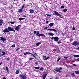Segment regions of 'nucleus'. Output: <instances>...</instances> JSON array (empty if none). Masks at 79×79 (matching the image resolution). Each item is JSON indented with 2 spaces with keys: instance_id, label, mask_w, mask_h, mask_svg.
<instances>
[{
  "instance_id": "1",
  "label": "nucleus",
  "mask_w": 79,
  "mask_h": 79,
  "mask_svg": "<svg viewBox=\"0 0 79 79\" xmlns=\"http://www.w3.org/2000/svg\"><path fill=\"white\" fill-rule=\"evenodd\" d=\"M3 32L5 33V32H9L10 31H13L15 32V30L13 29V28L11 27H8V28H6L5 29V30H3Z\"/></svg>"
},
{
  "instance_id": "2",
  "label": "nucleus",
  "mask_w": 79,
  "mask_h": 79,
  "mask_svg": "<svg viewBox=\"0 0 79 79\" xmlns=\"http://www.w3.org/2000/svg\"><path fill=\"white\" fill-rule=\"evenodd\" d=\"M54 13L55 14H54V15H56L57 16H59L61 18H63L62 17H61V15L60 14L58 13V12H57L55 10L54 11Z\"/></svg>"
},
{
  "instance_id": "3",
  "label": "nucleus",
  "mask_w": 79,
  "mask_h": 79,
  "mask_svg": "<svg viewBox=\"0 0 79 79\" xmlns=\"http://www.w3.org/2000/svg\"><path fill=\"white\" fill-rule=\"evenodd\" d=\"M53 39H54V41H56V42H57V41H58V40H59V39L57 36L56 37H52L51 38V40H53Z\"/></svg>"
},
{
  "instance_id": "4",
  "label": "nucleus",
  "mask_w": 79,
  "mask_h": 79,
  "mask_svg": "<svg viewBox=\"0 0 79 79\" xmlns=\"http://www.w3.org/2000/svg\"><path fill=\"white\" fill-rule=\"evenodd\" d=\"M72 45H74L75 46H78L79 45V43L78 42L76 41H74Z\"/></svg>"
},
{
  "instance_id": "5",
  "label": "nucleus",
  "mask_w": 79,
  "mask_h": 79,
  "mask_svg": "<svg viewBox=\"0 0 79 79\" xmlns=\"http://www.w3.org/2000/svg\"><path fill=\"white\" fill-rule=\"evenodd\" d=\"M62 69V68L61 67L59 68H58V67H56V68L55 71L57 72H59V73H61V71H60L61 69Z\"/></svg>"
},
{
  "instance_id": "6",
  "label": "nucleus",
  "mask_w": 79,
  "mask_h": 79,
  "mask_svg": "<svg viewBox=\"0 0 79 79\" xmlns=\"http://www.w3.org/2000/svg\"><path fill=\"white\" fill-rule=\"evenodd\" d=\"M21 25H18V26L16 27V28H15V31H18L19 30V29H20V28L21 27H20Z\"/></svg>"
},
{
  "instance_id": "7",
  "label": "nucleus",
  "mask_w": 79,
  "mask_h": 79,
  "mask_svg": "<svg viewBox=\"0 0 79 79\" xmlns=\"http://www.w3.org/2000/svg\"><path fill=\"white\" fill-rule=\"evenodd\" d=\"M20 77H21L23 79H26V76L25 75L21 74L20 75Z\"/></svg>"
},
{
  "instance_id": "8",
  "label": "nucleus",
  "mask_w": 79,
  "mask_h": 79,
  "mask_svg": "<svg viewBox=\"0 0 79 79\" xmlns=\"http://www.w3.org/2000/svg\"><path fill=\"white\" fill-rule=\"evenodd\" d=\"M0 39V40H2L3 41V43L6 41V39L3 37H1Z\"/></svg>"
},
{
  "instance_id": "9",
  "label": "nucleus",
  "mask_w": 79,
  "mask_h": 79,
  "mask_svg": "<svg viewBox=\"0 0 79 79\" xmlns=\"http://www.w3.org/2000/svg\"><path fill=\"white\" fill-rule=\"evenodd\" d=\"M48 35L49 36H53L54 35V34L50 32L48 34Z\"/></svg>"
},
{
  "instance_id": "10",
  "label": "nucleus",
  "mask_w": 79,
  "mask_h": 79,
  "mask_svg": "<svg viewBox=\"0 0 79 79\" xmlns=\"http://www.w3.org/2000/svg\"><path fill=\"white\" fill-rule=\"evenodd\" d=\"M30 13H34V10L32 9H30L29 10Z\"/></svg>"
},
{
  "instance_id": "11",
  "label": "nucleus",
  "mask_w": 79,
  "mask_h": 79,
  "mask_svg": "<svg viewBox=\"0 0 79 79\" xmlns=\"http://www.w3.org/2000/svg\"><path fill=\"white\" fill-rule=\"evenodd\" d=\"M6 69L8 73H10V71H9V70L8 69V67H6Z\"/></svg>"
},
{
  "instance_id": "12",
  "label": "nucleus",
  "mask_w": 79,
  "mask_h": 79,
  "mask_svg": "<svg viewBox=\"0 0 79 79\" xmlns=\"http://www.w3.org/2000/svg\"><path fill=\"white\" fill-rule=\"evenodd\" d=\"M3 20H0V26H1V25H2V24H3Z\"/></svg>"
},
{
  "instance_id": "13",
  "label": "nucleus",
  "mask_w": 79,
  "mask_h": 79,
  "mask_svg": "<svg viewBox=\"0 0 79 79\" xmlns=\"http://www.w3.org/2000/svg\"><path fill=\"white\" fill-rule=\"evenodd\" d=\"M18 12L19 13H22V12H23V9L21 8L18 11Z\"/></svg>"
},
{
  "instance_id": "14",
  "label": "nucleus",
  "mask_w": 79,
  "mask_h": 79,
  "mask_svg": "<svg viewBox=\"0 0 79 79\" xmlns=\"http://www.w3.org/2000/svg\"><path fill=\"white\" fill-rule=\"evenodd\" d=\"M54 25V23H50L49 24V26H50V27H52V26H53Z\"/></svg>"
},
{
  "instance_id": "15",
  "label": "nucleus",
  "mask_w": 79,
  "mask_h": 79,
  "mask_svg": "<svg viewBox=\"0 0 79 79\" xmlns=\"http://www.w3.org/2000/svg\"><path fill=\"white\" fill-rule=\"evenodd\" d=\"M47 74H45L44 75H43V79H45V77H46V76H47Z\"/></svg>"
},
{
  "instance_id": "16",
  "label": "nucleus",
  "mask_w": 79,
  "mask_h": 79,
  "mask_svg": "<svg viewBox=\"0 0 79 79\" xmlns=\"http://www.w3.org/2000/svg\"><path fill=\"white\" fill-rule=\"evenodd\" d=\"M41 42L37 43L36 44V46H39V45H40V44H41Z\"/></svg>"
},
{
  "instance_id": "17",
  "label": "nucleus",
  "mask_w": 79,
  "mask_h": 79,
  "mask_svg": "<svg viewBox=\"0 0 79 79\" xmlns=\"http://www.w3.org/2000/svg\"><path fill=\"white\" fill-rule=\"evenodd\" d=\"M40 36H43L44 37H45V36L44 34H40L39 35V37H40Z\"/></svg>"
},
{
  "instance_id": "18",
  "label": "nucleus",
  "mask_w": 79,
  "mask_h": 79,
  "mask_svg": "<svg viewBox=\"0 0 79 79\" xmlns=\"http://www.w3.org/2000/svg\"><path fill=\"white\" fill-rule=\"evenodd\" d=\"M39 31H37V33H36V35L38 37H39V35H40V34L39 35Z\"/></svg>"
},
{
  "instance_id": "19",
  "label": "nucleus",
  "mask_w": 79,
  "mask_h": 79,
  "mask_svg": "<svg viewBox=\"0 0 79 79\" xmlns=\"http://www.w3.org/2000/svg\"><path fill=\"white\" fill-rule=\"evenodd\" d=\"M74 57L75 58H76V57H79V55H74Z\"/></svg>"
},
{
  "instance_id": "20",
  "label": "nucleus",
  "mask_w": 79,
  "mask_h": 79,
  "mask_svg": "<svg viewBox=\"0 0 79 79\" xmlns=\"http://www.w3.org/2000/svg\"><path fill=\"white\" fill-rule=\"evenodd\" d=\"M75 74H79V71H75Z\"/></svg>"
},
{
  "instance_id": "21",
  "label": "nucleus",
  "mask_w": 79,
  "mask_h": 79,
  "mask_svg": "<svg viewBox=\"0 0 79 79\" xmlns=\"http://www.w3.org/2000/svg\"><path fill=\"white\" fill-rule=\"evenodd\" d=\"M19 19L20 21H21L22 20H23V19H25V18H19Z\"/></svg>"
},
{
  "instance_id": "22",
  "label": "nucleus",
  "mask_w": 79,
  "mask_h": 79,
  "mask_svg": "<svg viewBox=\"0 0 79 79\" xmlns=\"http://www.w3.org/2000/svg\"><path fill=\"white\" fill-rule=\"evenodd\" d=\"M19 70H16L15 74H19Z\"/></svg>"
},
{
  "instance_id": "23",
  "label": "nucleus",
  "mask_w": 79,
  "mask_h": 79,
  "mask_svg": "<svg viewBox=\"0 0 79 79\" xmlns=\"http://www.w3.org/2000/svg\"><path fill=\"white\" fill-rule=\"evenodd\" d=\"M38 64L39 62H38V61L36 62L35 63V64H36V65H38Z\"/></svg>"
},
{
  "instance_id": "24",
  "label": "nucleus",
  "mask_w": 79,
  "mask_h": 79,
  "mask_svg": "<svg viewBox=\"0 0 79 79\" xmlns=\"http://www.w3.org/2000/svg\"><path fill=\"white\" fill-rule=\"evenodd\" d=\"M48 30L50 31H53V29L52 28H49L48 29Z\"/></svg>"
},
{
  "instance_id": "25",
  "label": "nucleus",
  "mask_w": 79,
  "mask_h": 79,
  "mask_svg": "<svg viewBox=\"0 0 79 79\" xmlns=\"http://www.w3.org/2000/svg\"><path fill=\"white\" fill-rule=\"evenodd\" d=\"M34 68H35V69H39V68H40V67H34Z\"/></svg>"
},
{
  "instance_id": "26",
  "label": "nucleus",
  "mask_w": 79,
  "mask_h": 79,
  "mask_svg": "<svg viewBox=\"0 0 79 79\" xmlns=\"http://www.w3.org/2000/svg\"><path fill=\"white\" fill-rule=\"evenodd\" d=\"M2 53H3V54H2V56H3V55H5V52H2Z\"/></svg>"
},
{
  "instance_id": "27",
  "label": "nucleus",
  "mask_w": 79,
  "mask_h": 79,
  "mask_svg": "<svg viewBox=\"0 0 79 79\" xmlns=\"http://www.w3.org/2000/svg\"><path fill=\"white\" fill-rule=\"evenodd\" d=\"M49 58V57H47L45 58H44V60H48V59Z\"/></svg>"
},
{
  "instance_id": "28",
  "label": "nucleus",
  "mask_w": 79,
  "mask_h": 79,
  "mask_svg": "<svg viewBox=\"0 0 79 79\" xmlns=\"http://www.w3.org/2000/svg\"><path fill=\"white\" fill-rule=\"evenodd\" d=\"M24 5H25L23 4V5L22 6L21 9H22V10H23V8H24Z\"/></svg>"
},
{
  "instance_id": "29",
  "label": "nucleus",
  "mask_w": 79,
  "mask_h": 79,
  "mask_svg": "<svg viewBox=\"0 0 79 79\" xmlns=\"http://www.w3.org/2000/svg\"><path fill=\"white\" fill-rule=\"evenodd\" d=\"M63 11L64 12H66L67 11V9H65L63 10Z\"/></svg>"
},
{
  "instance_id": "30",
  "label": "nucleus",
  "mask_w": 79,
  "mask_h": 79,
  "mask_svg": "<svg viewBox=\"0 0 79 79\" xmlns=\"http://www.w3.org/2000/svg\"><path fill=\"white\" fill-rule=\"evenodd\" d=\"M27 54H29V52H26L24 53V55H27Z\"/></svg>"
},
{
  "instance_id": "31",
  "label": "nucleus",
  "mask_w": 79,
  "mask_h": 79,
  "mask_svg": "<svg viewBox=\"0 0 79 79\" xmlns=\"http://www.w3.org/2000/svg\"><path fill=\"white\" fill-rule=\"evenodd\" d=\"M53 31H54V32H57V31H56V30L55 29H53Z\"/></svg>"
},
{
  "instance_id": "32",
  "label": "nucleus",
  "mask_w": 79,
  "mask_h": 79,
  "mask_svg": "<svg viewBox=\"0 0 79 79\" xmlns=\"http://www.w3.org/2000/svg\"><path fill=\"white\" fill-rule=\"evenodd\" d=\"M15 47V44H13L12 45L11 47L12 48H14V47Z\"/></svg>"
},
{
  "instance_id": "33",
  "label": "nucleus",
  "mask_w": 79,
  "mask_h": 79,
  "mask_svg": "<svg viewBox=\"0 0 79 79\" xmlns=\"http://www.w3.org/2000/svg\"><path fill=\"white\" fill-rule=\"evenodd\" d=\"M44 69V68L41 67V68L40 70V71H41L42 70H43V69Z\"/></svg>"
},
{
  "instance_id": "34",
  "label": "nucleus",
  "mask_w": 79,
  "mask_h": 79,
  "mask_svg": "<svg viewBox=\"0 0 79 79\" xmlns=\"http://www.w3.org/2000/svg\"><path fill=\"white\" fill-rule=\"evenodd\" d=\"M46 15H47L48 16H49L50 17L52 16V15H51L46 14Z\"/></svg>"
},
{
  "instance_id": "35",
  "label": "nucleus",
  "mask_w": 79,
  "mask_h": 79,
  "mask_svg": "<svg viewBox=\"0 0 79 79\" xmlns=\"http://www.w3.org/2000/svg\"><path fill=\"white\" fill-rule=\"evenodd\" d=\"M10 23L11 24H15V22H10Z\"/></svg>"
},
{
  "instance_id": "36",
  "label": "nucleus",
  "mask_w": 79,
  "mask_h": 79,
  "mask_svg": "<svg viewBox=\"0 0 79 79\" xmlns=\"http://www.w3.org/2000/svg\"><path fill=\"white\" fill-rule=\"evenodd\" d=\"M33 60V58H29V60Z\"/></svg>"
},
{
  "instance_id": "37",
  "label": "nucleus",
  "mask_w": 79,
  "mask_h": 79,
  "mask_svg": "<svg viewBox=\"0 0 79 79\" xmlns=\"http://www.w3.org/2000/svg\"><path fill=\"white\" fill-rule=\"evenodd\" d=\"M46 57H47V56H43V59L44 60V58H46Z\"/></svg>"
},
{
  "instance_id": "38",
  "label": "nucleus",
  "mask_w": 79,
  "mask_h": 79,
  "mask_svg": "<svg viewBox=\"0 0 79 79\" xmlns=\"http://www.w3.org/2000/svg\"><path fill=\"white\" fill-rule=\"evenodd\" d=\"M57 52H60V50H59V49H57Z\"/></svg>"
},
{
  "instance_id": "39",
  "label": "nucleus",
  "mask_w": 79,
  "mask_h": 79,
  "mask_svg": "<svg viewBox=\"0 0 79 79\" xmlns=\"http://www.w3.org/2000/svg\"><path fill=\"white\" fill-rule=\"evenodd\" d=\"M72 76H73V77H74V73H72Z\"/></svg>"
},
{
  "instance_id": "40",
  "label": "nucleus",
  "mask_w": 79,
  "mask_h": 79,
  "mask_svg": "<svg viewBox=\"0 0 79 79\" xmlns=\"http://www.w3.org/2000/svg\"><path fill=\"white\" fill-rule=\"evenodd\" d=\"M73 30H75V27H74V26L73 27Z\"/></svg>"
},
{
  "instance_id": "41",
  "label": "nucleus",
  "mask_w": 79,
  "mask_h": 79,
  "mask_svg": "<svg viewBox=\"0 0 79 79\" xmlns=\"http://www.w3.org/2000/svg\"><path fill=\"white\" fill-rule=\"evenodd\" d=\"M60 60V58H59V59H58L57 60V62H58V61H59V60Z\"/></svg>"
},
{
  "instance_id": "42",
  "label": "nucleus",
  "mask_w": 79,
  "mask_h": 79,
  "mask_svg": "<svg viewBox=\"0 0 79 79\" xmlns=\"http://www.w3.org/2000/svg\"><path fill=\"white\" fill-rule=\"evenodd\" d=\"M33 56H34V57L35 58H36V57H35V56H34L33 54L32 55Z\"/></svg>"
},
{
  "instance_id": "43",
  "label": "nucleus",
  "mask_w": 79,
  "mask_h": 79,
  "mask_svg": "<svg viewBox=\"0 0 79 79\" xmlns=\"http://www.w3.org/2000/svg\"><path fill=\"white\" fill-rule=\"evenodd\" d=\"M36 33H37V31H34V34H36Z\"/></svg>"
},
{
  "instance_id": "44",
  "label": "nucleus",
  "mask_w": 79,
  "mask_h": 79,
  "mask_svg": "<svg viewBox=\"0 0 79 79\" xmlns=\"http://www.w3.org/2000/svg\"><path fill=\"white\" fill-rule=\"evenodd\" d=\"M48 29V27H46L44 28V30H45L46 29Z\"/></svg>"
},
{
  "instance_id": "45",
  "label": "nucleus",
  "mask_w": 79,
  "mask_h": 79,
  "mask_svg": "<svg viewBox=\"0 0 79 79\" xmlns=\"http://www.w3.org/2000/svg\"><path fill=\"white\" fill-rule=\"evenodd\" d=\"M61 42L60 41V42H58L57 43L58 44H61Z\"/></svg>"
},
{
  "instance_id": "46",
  "label": "nucleus",
  "mask_w": 79,
  "mask_h": 79,
  "mask_svg": "<svg viewBox=\"0 0 79 79\" xmlns=\"http://www.w3.org/2000/svg\"><path fill=\"white\" fill-rule=\"evenodd\" d=\"M7 61H9V60H10V59L9 58H7Z\"/></svg>"
},
{
  "instance_id": "47",
  "label": "nucleus",
  "mask_w": 79,
  "mask_h": 79,
  "mask_svg": "<svg viewBox=\"0 0 79 79\" xmlns=\"http://www.w3.org/2000/svg\"><path fill=\"white\" fill-rule=\"evenodd\" d=\"M61 8H64V6H61Z\"/></svg>"
},
{
  "instance_id": "48",
  "label": "nucleus",
  "mask_w": 79,
  "mask_h": 79,
  "mask_svg": "<svg viewBox=\"0 0 79 79\" xmlns=\"http://www.w3.org/2000/svg\"><path fill=\"white\" fill-rule=\"evenodd\" d=\"M73 66H76V64H73Z\"/></svg>"
},
{
  "instance_id": "49",
  "label": "nucleus",
  "mask_w": 79,
  "mask_h": 79,
  "mask_svg": "<svg viewBox=\"0 0 79 79\" xmlns=\"http://www.w3.org/2000/svg\"><path fill=\"white\" fill-rule=\"evenodd\" d=\"M28 54H30L31 55H33L32 53L28 52Z\"/></svg>"
},
{
  "instance_id": "50",
  "label": "nucleus",
  "mask_w": 79,
  "mask_h": 79,
  "mask_svg": "<svg viewBox=\"0 0 79 79\" xmlns=\"http://www.w3.org/2000/svg\"><path fill=\"white\" fill-rule=\"evenodd\" d=\"M2 56V54H0V57H1Z\"/></svg>"
},
{
  "instance_id": "51",
  "label": "nucleus",
  "mask_w": 79,
  "mask_h": 79,
  "mask_svg": "<svg viewBox=\"0 0 79 79\" xmlns=\"http://www.w3.org/2000/svg\"><path fill=\"white\" fill-rule=\"evenodd\" d=\"M47 24H48V21H47L46 22Z\"/></svg>"
},
{
  "instance_id": "52",
  "label": "nucleus",
  "mask_w": 79,
  "mask_h": 79,
  "mask_svg": "<svg viewBox=\"0 0 79 79\" xmlns=\"http://www.w3.org/2000/svg\"><path fill=\"white\" fill-rule=\"evenodd\" d=\"M64 58H65L66 59H67V58H68V57H64Z\"/></svg>"
},
{
  "instance_id": "53",
  "label": "nucleus",
  "mask_w": 79,
  "mask_h": 79,
  "mask_svg": "<svg viewBox=\"0 0 79 79\" xmlns=\"http://www.w3.org/2000/svg\"><path fill=\"white\" fill-rule=\"evenodd\" d=\"M19 48H17V50H16V51H18L19 50Z\"/></svg>"
},
{
  "instance_id": "54",
  "label": "nucleus",
  "mask_w": 79,
  "mask_h": 79,
  "mask_svg": "<svg viewBox=\"0 0 79 79\" xmlns=\"http://www.w3.org/2000/svg\"><path fill=\"white\" fill-rule=\"evenodd\" d=\"M23 17H26V15H23Z\"/></svg>"
},
{
  "instance_id": "55",
  "label": "nucleus",
  "mask_w": 79,
  "mask_h": 79,
  "mask_svg": "<svg viewBox=\"0 0 79 79\" xmlns=\"http://www.w3.org/2000/svg\"><path fill=\"white\" fill-rule=\"evenodd\" d=\"M77 61H79V58H78L77 59Z\"/></svg>"
},
{
  "instance_id": "56",
  "label": "nucleus",
  "mask_w": 79,
  "mask_h": 79,
  "mask_svg": "<svg viewBox=\"0 0 79 79\" xmlns=\"http://www.w3.org/2000/svg\"><path fill=\"white\" fill-rule=\"evenodd\" d=\"M2 64V62L0 63V66Z\"/></svg>"
},
{
  "instance_id": "57",
  "label": "nucleus",
  "mask_w": 79,
  "mask_h": 79,
  "mask_svg": "<svg viewBox=\"0 0 79 79\" xmlns=\"http://www.w3.org/2000/svg\"><path fill=\"white\" fill-rule=\"evenodd\" d=\"M77 49H78V50H79V47Z\"/></svg>"
},
{
  "instance_id": "58",
  "label": "nucleus",
  "mask_w": 79,
  "mask_h": 79,
  "mask_svg": "<svg viewBox=\"0 0 79 79\" xmlns=\"http://www.w3.org/2000/svg\"><path fill=\"white\" fill-rule=\"evenodd\" d=\"M3 79H6V78L5 77H3Z\"/></svg>"
},
{
  "instance_id": "59",
  "label": "nucleus",
  "mask_w": 79,
  "mask_h": 79,
  "mask_svg": "<svg viewBox=\"0 0 79 79\" xmlns=\"http://www.w3.org/2000/svg\"><path fill=\"white\" fill-rule=\"evenodd\" d=\"M63 35H65V33H64L63 34Z\"/></svg>"
},
{
  "instance_id": "60",
  "label": "nucleus",
  "mask_w": 79,
  "mask_h": 79,
  "mask_svg": "<svg viewBox=\"0 0 79 79\" xmlns=\"http://www.w3.org/2000/svg\"><path fill=\"white\" fill-rule=\"evenodd\" d=\"M58 78L57 77H56V79H57Z\"/></svg>"
},
{
  "instance_id": "61",
  "label": "nucleus",
  "mask_w": 79,
  "mask_h": 79,
  "mask_svg": "<svg viewBox=\"0 0 79 79\" xmlns=\"http://www.w3.org/2000/svg\"><path fill=\"white\" fill-rule=\"evenodd\" d=\"M66 64L65 63H63L64 64Z\"/></svg>"
},
{
  "instance_id": "62",
  "label": "nucleus",
  "mask_w": 79,
  "mask_h": 79,
  "mask_svg": "<svg viewBox=\"0 0 79 79\" xmlns=\"http://www.w3.org/2000/svg\"><path fill=\"white\" fill-rule=\"evenodd\" d=\"M34 55H36V53H35V54H34Z\"/></svg>"
},
{
  "instance_id": "63",
  "label": "nucleus",
  "mask_w": 79,
  "mask_h": 79,
  "mask_svg": "<svg viewBox=\"0 0 79 79\" xmlns=\"http://www.w3.org/2000/svg\"><path fill=\"white\" fill-rule=\"evenodd\" d=\"M14 1L15 2V1H16V0H14Z\"/></svg>"
},
{
  "instance_id": "64",
  "label": "nucleus",
  "mask_w": 79,
  "mask_h": 79,
  "mask_svg": "<svg viewBox=\"0 0 79 79\" xmlns=\"http://www.w3.org/2000/svg\"><path fill=\"white\" fill-rule=\"evenodd\" d=\"M73 62H75V61H73Z\"/></svg>"
}]
</instances>
